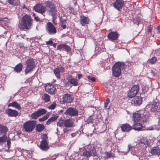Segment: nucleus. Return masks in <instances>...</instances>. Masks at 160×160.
Returning a JSON list of instances; mask_svg holds the SVG:
<instances>
[{
  "mask_svg": "<svg viewBox=\"0 0 160 160\" xmlns=\"http://www.w3.org/2000/svg\"><path fill=\"white\" fill-rule=\"evenodd\" d=\"M46 6L42 3H38L34 7L33 9L35 11L43 15L47 10L52 16L54 18L57 14V10L53 3L52 2L47 1L45 2Z\"/></svg>",
  "mask_w": 160,
  "mask_h": 160,
  "instance_id": "obj_1",
  "label": "nucleus"
},
{
  "mask_svg": "<svg viewBox=\"0 0 160 160\" xmlns=\"http://www.w3.org/2000/svg\"><path fill=\"white\" fill-rule=\"evenodd\" d=\"M57 125L60 127H65L63 129L64 133H68L71 131V128L74 126L73 121L70 119H62V118L59 119L57 123Z\"/></svg>",
  "mask_w": 160,
  "mask_h": 160,
  "instance_id": "obj_2",
  "label": "nucleus"
},
{
  "mask_svg": "<svg viewBox=\"0 0 160 160\" xmlns=\"http://www.w3.org/2000/svg\"><path fill=\"white\" fill-rule=\"evenodd\" d=\"M33 20L30 16L26 15L22 18L21 23L18 27L21 30L29 29L32 25Z\"/></svg>",
  "mask_w": 160,
  "mask_h": 160,
  "instance_id": "obj_3",
  "label": "nucleus"
},
{
  "mask_svg": "<svg viewBox=\"0 0 160 160\" xmlns=\"http://www.w3.org/2000/svg\"><path fill=\"white\" fill-rule=\"evenodd\" d=\"M124 63L117 62L115 63L112 68L113 75L116 77H119L121 75V70L125 67Z\"/></svg>",
  "mask_w": 160,
  "mask_h": 160,
  "instance_id": "obj_4",
  "label": "nucleus"
},
{
  "mask_svg": "<svg viewBox=\"0 0 160 160\" xmlns=\"http://www.w3.org/2000/svg\"><path fill=\"white\" fill-rule=\"evenodd\" d=\"M87 149L88 150H85L82 153V155L84 157L88 158L91 156L94 157L97 155L96 150L93 145H88Z\"/></svg>",
  "mask_w": 160,
  "mask_h": 160,
  "instance_id": "obj_5",
  "label": "nucleus"
},
{
  "mask_svg": "<svg viewBox=\"0 0 160 160\" xmlns=\"http://www.w3.org/2000/svg\"><path fill=\"white\" fill-rule=\"evenodd\" d=\"M35 62L31 58H28L25 62L26 68L25 69V73L27 74L33 70L35 67Z\"/></svg>",
  "mask_w": 160,
  "mask_h": 160,
  "instance_id": "obj_6",
  "label": "nucleus"
},
{
  "mask_svg": "<svg viewBox=\"0 0 160 160\" xmlns=\"http://www.w3.org/2000/svg\"><path fill=\"white\" fill-rule=\"evenodd\" d=\"M41 138L42 140L41 142L40 148L42 150L46 151L49 148L48 137L47 135L43 134L41 136Z\"/></svg>",
  "mask_w": 160,
  "mask_h": 160,
  "instance_id": "obj_7",
  "label": "nucleus"
},
{
  "mask_svg": "<svg viewBox=\"0 0 160 160\" xmlns=\"http://www.w3.org/2000/svg\"><path fill=\"white\" fill-rule=\"evenodd\" d=\"M36 121H29L24 123L23 128L28 132H31L34 128L36 124Z\"/></svg>",
  "mask_w": 160,
  "mask_h": 160,
  "instance_id": "obj_8",
  "label": "nucleus"
},
{
  "mask_svg": "<svg viewBox=\"0 0 160 160\" xmlns=\"http://www.w3.org/2000/svg\"><path fill=\"white\" fill-rule=\"evenodd\" d=\"M46 32L49 35L55 34L57 32V28L51 22H48L45 26Z\"/></svg>",
  "mask_w": 160,
  "mask_h": 160,
  "instance_id": "obj_9",
  "label": "nucleus"
},
{
  "mask_svg": "<svg viewBox=\"0 0 160 160\" xmlns=\"http://www.w3.org/2000/svg\"><path fill=\"white\" fill-rule=\"evenodd\" d=\"M78 111L76 108L69 107L66 110L64 114L70 117H74L77 116L78 114Z\"/></svg>",
  "mask_w": 160,
  "mask_h": 160,
  "instance_id": "obj_10",
  "label": "nucleus"
},
{
  "mask_svg": "<svg viewBox=\"0 0 160 160\" xmlns=\"http://www.w3.org/2000/svg\"><path fill=\"white\" fill-rule=\"evenodd\" d=\"M143 112L144 110H142L133 113L132 119L134 122H139L141 120L142 117H143L142 115Z\"/></svg>",
  "mask_w": 160,
  "mask_h": 160,
  "instance_id": "obj_11",
  "label": "nucleus"
},
{
  "mask_svg": "<svg viewBox=\"0 0 160 160\" xmlns=\"http://www.w3.org/2000/svg\"><path fill=\"white\" fill-rule=\"evenodd\" d=\"M139 90V87L138 85H134L132 88L128 93V96L130 98H132L136 96Z\"/></svg>",
  "mask_w": 160,
  "mask_h": 160,
  "instance_id": "obj_12",
  "label": "nucleus"
},
{
  "mask_svg": "<svg viewBox=\"0 0 160 160\" xmlns=\"http://www.w3.org/2000/svg\"><path fill=\"white\" fill-rule=\"evenodd\" d=\"M46 111L45 109H39L35 112L32 113L31 115V118L32 119H36L38 117L45 114Z\"/></svg>",
  "mask_w": 160,
  "mask_h": 160,
  "instance_id": "obj_13",
  "label": "nucleus"
},
{
  "mask_svg": "<svg viewBox=\"0 0 160 160\" xmlns=\"http://www.w3.org/2000/svg\"><path fill=\"white\" fill-rule=\"evenodd\" d=\"M119 34L117 32H112L108 35V38L112 42H115L118 39Z\"/></svg>",
  "mask_w": 160,
  "mask_h": 160,
  "instance_id": "obj_14",
  "label": "nucleus"
},
{
  "mask_svg": "<svg viewBox=\"0 0 160 160\" xmlns=\"http://www.w3.org/2000/svg\"><path fill=\"white\" fill-rule=\"evenodd\" d=\"M90 20L89 18L83 15L80 16L79 19L80 24L82 26H84L86 25L89 23Z\"/></svg>",
  "mask_w": 160,
  "mask_h": 160,
  "instance_id": "obj_15",
  "label": "nucleus"
},
{
  "mask_svg": "<svg viewBox=\"0 0 160 160\" xmlns=\"http://www.w3.org/2000/svg\"><path fill=\"white\" fill-rule=\"evenodd\" d=\"M73 95L68 93L64 94L62 97L63 102L68 103H71L74 100Z\"/></svg>",
  "mask_w": 160,
  "mask_h": 160,
  "instance_id": "obj_16",
  "label": "nucleus"
},
{
  "mask_svg": "<svg viewBox=\"0 0 160 160\" xmlns=\"http://www.w3.org/2000/svg\"><path fill=\"white\" fill-rule=\"evenodd\" d=\"M46 91L50 94H54L56 89L55 86L52 84H48L45 87Z\"/></svg>",
  "mask_w": 160,
  "mask_h": 160,
  "instance_id": "obj_17",
  "label": "nucleus"
},
{
  "mask_svg": "<svg viewBox=\"0 0 160 160\" xmlns=\"http://www.w3.org/2000/svg\"><path fill=\"white\" fill-rule=\"evenodd\" d=\"M124 3V1L123 0H117L113 3V6L115 8L119 10L122 8Z\"/></svg>",
  "mask_w": 160,
  "mask_h": 160,
  "instance_id": "obj_18",
  "label": "nucleus"
},
{
  "mask_svg": "<svg viewBox=\"0 0 160 160\" xmlns=\"http://www.w3.org/2000/svg\"><path fill=\"white\" fill-rule=\"evenodd\" d=\"M6 113L8 116L12 117H16L18 115V112L15 110L12 109L10 108H8L5 111Z\"/></svg>",
  "mask_w": 160,
  "mask_h": 160,
  "instance_id": "obj_19",
  "label": "nucleus"
},
{
  "mask_svg": "<svg viewBox=\"0 0 160 160\" xmlns=\"http://www.w3.org/2000/svg\"><path fill=\"white\" fill-rule=\"evenodd\" d=\"M149 107L150 108V111L153 112H158L160 109L159 103L158 102H153L152 104H150Z\"/></svg>",
  "mask_w": 160,
  "mask_h": 160,
  "instance_id": "obj_20",
  "label": "nucleus"
},
{
  "mask_svg": "<svg viewBox=\"0 0 160 160\" xmlns=\"http://www.w3.org/2000/svg\"><path fill=\"white\" fill-rule=\"evenodd\" d=\"M57 49L60 50H64L67 52H70L71 51V48L67 45L61 44L58 45Z\"/></svg>",
  "mask_w": 160,
  "mask_h": 160,
  "instance_id": "obj_21",
  "label": "nucleus"
},
{
  "mask_svg": "<svg viewBox=\"0 0 160 160\" xmlns=\"http://www.w3.org/2000/svg\"><path fill=\"white\" fill-rule=\"evenodd\" d=\"M131 103L135 106H139L142 103V98L140 97H136L132 100Z\"/></svg>",
  "mask_w": 160,
  "mask_h": 160,
  "instance_id": "obj_22",
  "label": "nucleus"
},
{
  "mask_svg": "<svg viewBox=\"0 0 160 160\" xmlns=\"http://www.w3.org/2000/svg\"><path fill=\"white\" fill-rule=\"evenodd\" d=\"M132 127L133 129L138 131L142 130L143 128L142 124L138 122H135Z\"/></svg>",
  "mask_w": 160,
  "mask_h": 160,
  "instance_id": "obj_23",
  "label": "nucleus"
},
{
  "mask_svg": "<svg viewBox=\"0 0 160 160\" xmlns=\"http://www.w3.org/2000/svg\"><path fill=\"white\" fill-rule=\"evenodd\" d=\"M121 128L123 132H128L131 130L132 127L129 124L126 123L122 124L121 126Z\"/></svg>",
  "mask_w": 160,
  "mask_h": 160,
  "instance_id": "obj_24",
  "label": "nucleus"
},
{
  "mask_svg": "<svg viewBox=\"0 0 160 160\" xmlns=\"http://www.w3.org/2000/svg\"><path fill=\"white\" fill-rule=\"evenodd\" d=\"M151 154L153 155H158L160 154V149L158 147L152 148L151 151Z\"/></svg>",
  "mask_w": 160,
  "mask_h": 160,
  "instance_id": "obj_25",
  "label": "nucleus"
},
{
  "mask_svg": "<svg viewBox=\"0 0 160 160\" xmlns=\"http://www.w3.org/2000/svg\"><path fill=\"white\" fill-rule=\"evenodd\" d=\"M7 130L6 127L0 124V136H6Z\"/></svg>",
  "mask_w": 160,
  "mask_h": 160,
  "instance_id": "obj_26",
  "label": "nucleus"
},
{
  "mask_svg": "<svg viewBox=\"0 0 160 160\" xmlns=\"http://www.w3.org/2000/svg\"><path fill=\"white\" fill-rule=\"evenodd\" d=\"M59 115L58 114H53L52 116L49 118L46 122V124L49 125L51 122L55 121L58 118Z\"/></svg>",
  "mask_w": 160,
  "mask_h": 160,
  "instance_id": "obj_27",
  "label": "nucleus"
},
{
  "mask_svg": "<svg viewBox=\"0 0 160 160\" xmlns=\"http://www.w3.org/2000/svg\"><path fill=\"white\" fill-rule=\"evenodd\" d=\"M8 106V107H14L18 110H20L21 108L20 105L16 101L9 103Z\"/></svg>",
  "mask_w": 160,
  "mask_h": 160,
  "instance_id": "obj_28",
  "label": "nucleus"
},
{
  "mask_svg": "<svg viewBox=\"0 0 160 160\" xmlns=\"http://www.w3.org/2000/svg\"><path fill=\"white\" fill-rule=\"evenodd\" d=\"M22 65L21 63H20L16 66L14 70L17 73H19L22 71Z\"/></svg>",
  "mask_w": 160,
  "mask_h": 160,
  "instance_id": "obj_29",
  "label": "nucleus"
},
{
  "mask_svg": "<svg viewBox=\"0 0 160 160\" xmlns=\"http://www.w3.org/2000/svg\"><path fill=\"white\" fill-rule=\"evenodd\" d=\"M44 126L42 124H38L36 126V131L38 132L42 131L44 129Z\"/></svg>",
  "mask_w": 160,
  "mask_h": 160,
  "instance_id": "obj_30",
  "label": "nucleus"
},
{
  "mask_svg": "<svg viewBox=\"0 0 160 160\" xmlns=\"http://www.w3.org/2000/svg\"><path fill=\"white\" fill-rule=\"evenodd\" d=\"M50 98V96L47 94H44L42 96V98L46 102L49 101Z\"/></svg>",
  "mask_w": 160,
  "mask_h": 160,
  "instance_id": "obj_31",
  "label": "nucleus"
},
{
  "mask_svg": "<svg viewBox=\"0 0 160 160\" xmlns=\"http://www.w3.org/2000/svg\"><path fill=\"white\" fill-rule=\"evenodd\" d=\"M70 83L74 86H76L78 85V82L76 79L73 78L70 79Z\"/></svg>",
  "mask_w": 160,
  "mask_h": 160,
  "instance_id": "obj_32",
  "label": "nucleus"
},
{
  "mask_svg": "<svg viewBox=\"0 0 160 160\" xmlns=\"http://www.w3.org/2000/svg\"><path fill=\"white\" fill-rule=\"evenodd\" d=\"M8 2L10 4L16 6L19 4V2L17 0H8Z\"/></svg>",
  "mask_w": 160,
  "mask_h": 160,
  "instance_id": "obj_33",
  "label": "nucleus"
},
{
  "mask_svg": "<svg viewBox=\"0 0 160 160\" xmlns=\"http://www.w3.org/2000/svg\"><path fill=\"white\" fill-rule=\"evenodd\" d=\"M54 72L56 76V77L58 79H60V74L59 71L57 68L54 69Z\"/></svg>",
  "mask_w": 160,
  "mask_h": 160,
  "instance_id": "obj_34",
  "label": "nucleus"
},
{
  "mask_svg": "<svg viewBox=\"0 0 160 160\" xmlns=\"http://www.w3.org/2000/svg\"><path fill=\"white\" fill-rule=\"evenodd\" d=\"M142 116H143V117H142V119H143V120H145L146 121V120L148 119L150 117V115L147 114V112H145L144 111V112L143 113Z\"/></svg>",
  "mask_w": 160,
  "mask_h": 160,
  "instance_id": "obj_35",
  "label": "nucleus"
},
{
  "mask_svg": "<svg viewBox=\"0 0 160 160\" xmlns=\"http://www.w3.org/2000/svg\"><path fill=\"white\" fill-rule=\"evenodd\" d=\"M49 114L48 113H47V114L45 115L43 117H42L41 118H39V120L40 122L44 121L46 120L49 117Z\"/></svg>",
  "mask_w": 160,
  "mask_h": 160,
  "instance_id": "obj_36",
  "label": "nucleus"
},
{
  "mask_svg": "<svg viewBox=\"0 0 160 160\" xmlns=\"http://www.w3.org/2000/svg\"><path fill=\"white\" fill-rule=\"evenodd\" d=\"M7 139V137L6 136H2L0 137V144L6 142Z\"/></svg>",
  "mask_w": 160,
  "mask_h": 160,
  "instance_id": "obj_37",
  "label": "nucleus"
},
{
  "mask_svg": "<svg viewBox=\"0 0 160 160\" xmlns=\"http://www.w3.org/2000/svg\"><path fill=\"white\" fill-rule=\"evenodd\" d=\"M157 58L155 57H152L151 59L148 60L149 62L151 63L152 64H153L157 61Z\"/></svg>",
  "mask_w": 160,
  "mask_h": 160,
  "instance_id": "obj_38",
  "label": "nucleus"
},
{
  "mask_svg": "<svg viewBox=\"0 0 160 160\" xmlns=\"http://www.w3.org/2000/svg\"><path fill=\"white\" fill-rule=\"evenodd\" d=\"M56 106V103L55 102H53V103L50 106H49L48 108L50 109H54Z\"/></svg>",
  "mask_w": 160,
  "mask_h": 160,
  "instance_id": "obj_39",
  "label": "nucleus"
},
{
  "mask_svg": "<svg viewBox=\"0 0 160 160\" xmlns=\"http://www.w3.org/2000/svg\"><path fill=\"white\" fill-rule=\"evenodd\" d=\"M148 143H141L140 144H138V145H139L140 146H141L142 148V149H144L146 148L147 146H148Z\"/></svg>",
  "mask_w": 160,
  "mask_h": 160,
  "instance_id": "obj_40",
  "label": "nucleus"
},
{
  "mask_svg": "<svg viewBox=\"0 0 160 160\" xmlns=\"http://www.w3.org/2000/svg\"><path fill=\"white\" fill-rule=\"evenodd\" d=\"M93 116L91 115L89 116L87 120V122L88 123H92V120L93 119Z\"/></svg>",
  "mask_w": 160,
  "mask_h": 160,
  "instance_id": "obj_41",
  "label": "nucleus"
},
{
  "mask_svg": "<svg viewBox=\"0 0 160 160\" xmlns=\"http://www.w3.org/2000/svg\"><path fill=\"white\" fill-rule=\"evenodd\" d=\"M70 80H66L64 79L63 81V82L66 86H69V85L70 84Z\"/></svg>",
  "mask_w": 160,
  "mask_h": 160,
  "instance_id": "obj_42",
  "label": "nucleus"
},
{
  "mask_svg": "<svg viewBox=\"0 0 160 160\" xmlns=\"http://www.w3.org/2000/svg\"><path fill=\"white\" fill-rule=\"evenodd\" d=\"M147 143H148V141L147 140L145 139L144 138H142L141 139V141L139 142L138 144H141V143H142L143 144Z\"/></svg>",
  "mask_w": 160,
  "mask_h": 160,
  "instance_id": "obj_43",
  "label": "nucleus"
},
{
  "mask_svg": "<svg viewBox=\"0 0 160 160\" xmlns=\"http://www.w3.org/2000/svg\"><path fill=\"white\" fill-rule=\"evenodd\" d=\"M109 102V100L108 98H107L106 100V102H104V106L105 108H106Z\"/></svg>",
  "mask_w": 160,
  "mask_h": 160,
  "instance_id": "obj_44",
  "label": "nucleus"
},
{
  "mask_svg": "<svg viewBox=\"0 0 160 160\" xmlns=\"http://www.w3.org/2000/svg\"><path fill=\"white\" fill-rule=\"evenodd\" d=\"M6 141L7 142V145L8 146V149H9L10 148V146L11 145L10 139H7Z\"/></svg>",
  "mask_w": 160,
  "mask_h": 160,
  "instance_id": "obj_45",
  "label": "nucleus"
},
{
  "mask_svg": "<svg viewBox=\"0 0 160 160\" xmlns=\"http://www.w3.org/2000/svg\"><path fill=\"white\" fill-rule=\"evenodd\" d=\"M59 71L60 72H64V69L62 67H60L58 68H57Z\"/></svg>",
  "mask_w": 160,
  "mask_h": 160,
  "instance_id": "obj_46",
  "label": "nucleus"
},
{
  "mask_svg": "<svg viewBox=\"0 0 160 160\" xmlns=\"http://www.w3.org/2000/svg\"><path fill=\"white\" fill-rule=\"evenodd\" d=\"M53 42L52 40H50L49 41H46V44L47 45H51L53 43Z\"/></svg>",
  "mask_w": 160,
  "mask_h": 160,
  "instance_id": "obj_47",
  "label": "nucleus"
},
{
  "mask_svg": "<svg viewBox=\"0 0 160 160\" xmlns=\"http://www.w3.org/2000/svg\"><path fill=\"white\" fill-rule=\"evenodd\" d=\"M88 78L91 80L92 82H94L95 81V78L93 77H91L90 76H88Z\"/></svg>",
  "mask_w": 160,
  "mask_h": 160,
  "instance_id": "obj_48",
  "label": "nucleus"
},
{
  "mask_svg": "<svg viewBox=\"0 0 160 160\" xmlns=\"http://www.w3.org/2000/svg\"><path fill=\"white\" fill-rule=\"evenodd\" d=\"M146 129L147 130H154V128L152 126H150L147 127Z\"/></svg>",
  "mask_w": 160,
  "mask_h": 160,
  "instance_id": "obj_49",
  "label": "nucleus"
},
{
  "mask_svg": "<svg viewBox=\"0 0 160 160\" xmlns=\"http://www.w3.org/2000/svg\"><path fill=\"white\" fill-rule=\"evenodd\" d=\"M133 147L130 144L128 145V149L127 150L128 152H129L131 149H132Z\"/></svg>",
  "mask_w": 160,
  "mask_h": 160,
  "instance_id": "obj_50",
  "label": "nucleus"
},
{
  "mask_svg": "<svg viewBox=\"0 0 160 160\" xmlns=\"http://www.w3.org/2000/svg\"><path fill=\"white\" fill-rule=\"evenodd\" d=\"M107 158H109L111 157V154L109 152H106L105 153Z\"/></svg>",
  "mask_w": 160,
  "mask_h": 160,
  "instance_id": "obj_51",
  "label": "nucleus"
},
{
  "mask_svg": "<svg viewBox=\"0 0 160 160\" xmlns=\"http://www.w3.org/2000/svg\"><path fill=\"white\" fill-rule=\"evenodd\" d=\"M34 20L37 22L40 21V20L38 16H36L34 18Z\"/></svg>",
  "mask_w": 160,
  "mask_h": 160,
  "instance_id": "obj_52",
  "label": "nucleus"
},
{
  "mask_svg": "<svg viewBox=\"0 0 160 160\" xmlns=\"http://www.w3.org/2000/svg\"><path fill=\"white\" fill-rule=\"evenodd\" d=\"M157 29L158 31V33H160V26H158V27Z\"/></svg>",
  "mask_w": 160,
  "mask_h": 160,
  "instance_id": "obj_53",
  "label": "nucleus"
},
{
  "mask_svg": "<svg viewBox=\"0 0 160 160\" xmlns=\"http://www.w3.org/2000/svg\"><path fill=\"white\" fill-rule=\"evenodd\" d=\"M78 78L80 79L82 77V74H78Z\"/></svg>",
  "mask_w": 160,
  "mask_h": 160,
  "instance_id": "obj_54",
  "label": "nucleus"
},
{
  "mask_svg": "<svg viewBox=\"0 0 160 160\" xmlns=\"http://www.w3.org/2000/svg\"><path fill=\"white\" fill-rule=\"evenodd\" d=\"M56 157L55 156H52V159H51L50 158H48V160H54L56 158Z\"/></svg>",
  "mask_w": 160,
  "mask_h": 160,
  "instance_id": "obj_55",
  "label": "nucleus"
},
{
  "mask_svg": "<svg viewBox=\"0 0 160 160\" xmlns=\"http://www.w3.org/2000/svg\"><path fill=\"white\" fill-rule=\"evenodd\" d=\"M22 8L23 9H28V8H27V7L26 6L25 4H23V5Z\"/></svg>",
  "mask_w": 160,
  "mask_h": 160,
  "instance_id": "obj_56",
  "label": "nucleus"
},
{
  "mask_svg": "<svg viewBox=\"0 0 160 160\" xmlns=\"http://www.w3.org/2000/svg\"><path fill=\"white\" fill-rule=\"evenodd\" d=\"M76 135V133H73L72 134H71V135L72 136V138L74 137V136H75Z\"/></svg>",
  "mask_w": 160,
  "mask_h": 160,
  "instance_id": "obj_57",
  "label": "nucleus"
},
{
  "mask_svg": "<svg viewBox=\"0 0 160 160\" xmlns=\"http://www.w3.org/2000/svg\"><path fill=\"white\" fill-rule=\"evenodd\" d=\"M62 28L63 29H65L66 28V25H62Z\"/></svg>",
  "mask_w": 160,
  "mask_h": 160,
  "instance_id": "obj_58",
  "label": "nucleus"
},
{
  "mask_svg": "<svg viewBox=\"0 0 160 160\" xmlns=\"http://www.w3.org/2000/svg\"><path fill=\"white\" fill-rule=\"evenodd\" d=\"M52 21L53 23H54V24L55 25H57V23L55 22V21H54V20H53Z\"/></svg>",
  "mask_w": 160,
  "mask_h": 160,
  "instance_id": "obj_59",
  "label": "nucleus"
},
{
  "mask_svg": "<svg viewBox=\"0 0 160 160\" xmlns=\"http://www.w3.org/2000/svg\"><path fill=\"white\" fill-rule=\"evenodd\" d=\"M33 16L34 18H35V17L37 16L36 14L34 13L33 14Z\"/></svg>",
  "mask_w": 160,
  "mask_h": 160,
  "instance_id": "obj_60",
  "label": "nucleus"
},
{
  "mask_svg": "<svg viewBox=\"0 0 160 160\" xmlns=\"http://www.w3.org/2000/svg\"><path fill=\"white\" fill-rule=\"evenodd\" d=\"M63 112V110H60L58 112L60 113V112Z\"/></svg>",
  "mask_w": 160,
  "mask_h": 160,
  "instance_id": "obj_61",
  "label": "nucleus"
},
{
  "mask_svg": "<svg viewBox=\"0 0 160 160\" xmlns=\"http://www.w3.org/2000/svg\"><path fill=\"white\" fill-rule=\"evenodd\" d=\"M56 43H54L53 45V47H54L55 48L56 47Z\"/></svg>",
  "mask_w": 160,
  "mask_h": 160,
  "instance_id": "obj_62",
  "label": "nucleus"
},
{
  "mask_svg": "<svg viewBox=\"0 0 160 160\" xmlns=\"http://www.w3.org/2000/svg\"><path fill=\"white\" fill-rule=\"evenodd\" d=\"M151 30L150 29H148V32H151Z\"/></svg>",
  "mask_w": 160,
  "mask_h": 160,
  "instance_id": "obj_63",
  "label": "nucleus"
},
{
  "mask_svg": "<svg viewBox=\"0 0 160 160\" xmlns=\"http://www.w3.org/2000/svg\"><path fill=\"white\" fill-rule=\"evenodd\" d=\"M158 142L160 144V139H159L158 140Z\"/></svg>",
  "mask_w": 160,
  "mask_h": 160,
  "instance_id": "obj_64",
  "label": "nucleus"
}]
</instances>
